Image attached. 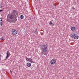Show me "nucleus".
Listing matches in <instances>:
<instances>
[{
    "label": "nucleus",
    "mask_w": 79,
    "mask_h": 79,
    "mask_svg": "<svg viewBox=\"0 0 79 79\" xmlns=\"http://www.w3.org/2000/svg\"><path fill=\"white\" fill-rule=\"evenodd\" d=\"M26 60L28 61H29L30 62H31V63H33V61L32 60L31 58H28L27 57L26 58Z\"/></svg>",
    "instance_id": "obj_5"
},
{
    "label": "nucleus",
    "mask_w": 79,
    "mask_h": 79,
    "mask_svg": "<svg viewBox=\"0 0 79 79\" xmlns=\"http://www.w3.org/2000/svg\"><path fill=\"white\" fill-rule=\"evenodd\" d=\"M12 34L13 35H16V34H17V31H16V30H12Z\"/></svg>",
    "instance_id": "obj_4"
},
{
    "label": "nucleus",
    "mask_w": 79,
    "mask_h": 79,
    "mask_svg": "<svg viewBox=\"0 0 79 79\" xmlns=\"http://www.w3.org/2000/svg\"><path fill=\"white\" fill-rule=\"evenodd\" d=\"M17 16L15 17V15L11 14H9L8 15L7 17V21L9 22L10 23H16L17 21Z\"/></svg>",
    "instance_id": "obj_1"
},
{
    "label": "nucleus",
    "mask_w": 79,
    "mask_h": 79,
    "mask_svg": "<svg viewBox=\"0 0 79 79\" xmlns=\"http://www.w3.org/2000/svg\"><path fill=\"white\" fill-rule=\"evenodd\" d=\"M15 13L17 15H18V13L16 10H14L13 11V13L14 14L13 15H14V16L16 17V14H15Z\"/></svg>",
    "instance_id": "obj_6"
},
{
    "label": "nucleus",
    "mask_w": 79,
    "mask_h": 79,
    "mask_svg": "<svg viewBox=\"0 0 79 79\" xmlns=\"http://www.w3.org/2000/svg\"><path fill=\"white\" fill-rule=\"evenodd\" d=\"M2 56V55L1 54H0V57H1Z\"/></svg>",
    "instance_id": "obj_22"
},
{
    "label": "nucleus",
    "mask_w": 79,
    "mask_h": 79,
    "mask_svg": "<svg viewBox=\"0 0 79 79\" xmlns=\"http://www.w3.org/2000/svg\"><path fill=\"white\" fill-rule=\"evenodd\" d=\"M75 9V8H74L73 7H72V9L73 10H74Z\"/></svg>",
    "instance_id": "obj_20"
},
{
    "label": "nucleus",
    "mask_w": 79,
    "mask_h": 79,
    "mask_svg": "<svg viewBox=\"0 0 79 79\" xmlns=\"http://www.w3.org/2000/svg\"><path fill=\"white\" fill-rule=\"evenodd\" d=\"M3 9L0 10V12H2V11H3Z\"/></svg>",
    "instance_id": "obj_18"
},
{
    "label": "nucleus",
    "mask_w": 79,
    "mask_h": 79,
    "mask_svg": "<svg viewBox=\"0 0 79 79\" xmlns=\"http://www.w3.org/2000/svg\"><path fill=\"white\" fill-rule=\"evenodd\" d=\"M27 65L28 67H30L31 66V64L29 63H27Z\"/></svg>",
    "instance_id": "obj_10"
},
{
    "label": "nucleus",
    "mask_w": 79,
    "mask_h": 79,
    "mask_svg": "<svg viewBox=\"0 0 79 79\" xmlns=\"http://www.w3.org/2000/svg\"><path fill=\"white\" fill-rule=\"evenodd\" d=\"M75 35L74 34L72 33L70 35L72 38H74L75 36Z\"/></svg>",
    "instance_id": "obj_9"
},
{
    "label": "nucleus",
    "mask_w": 79,
    "mask_h": 79,
    "mask_svg": "<svg viewBox=\"0 0 79 79\" xmlns=\"http://www.w3.org/2000/svg\"><path fill=\"white\" fill-rule=\"evenodd\" d=\"M10 72L11 74L12 73V71L11 70H10Z\"/></svg>",
    "instance_id": "obj_19"
},
{
    "label": "nucleus",
    "mask_w": 79,
    "mask_h": 79,
    "mask_svg": "<svg viewBox=\"0 0 79 79\" xmlns=\"http://www.w3.org/2000/svg\"><path fill=\"white\" fill-rule=\"evenodd\" d=\"M4 71H5V69L4 70Z\"/></svg>",
    "instance_id": "obj_23"
},
{
    "label": "nucleus",
    "mask_w": 79,
    "mask_h": 79,
    "mask_svg": "<svg viewBox=\"0 0 79 79\" xmlns=\"http://www.w3.org/2000/svg\"><path fill=\"white\" fill-rule=\"evenodd\" d=\"M33 32L35 33V34H37V29H36L33 30Z\"/></svg>",
    "instance_id": "obj_11"
},
{
    "label": "nucleus",
    "mask_w": 79,
    "mask_h": 79,
    "mask_svg": "<svg viewBox=\"0 0 79 79\" xmlns=\"http://www.w3.org/2000/svg\"><path fill=\"white\" fill-rule=\"evenodd\" d=\"M72 31H76V28L74 27H72L71 28Z\"/></svg>",
    "instance_id": "obj_8"
},
{
    "label": "nucleus",
    "mask_w": 79,
    "mask_h": 79,
    "mask_svg": "<svg viewBox=\"0 0 79 79\" xmlns=\"http://www.w3.org/2000/svg\"><path fill=\"white\" fill-rule=\"evenodd\" d=\"M2 6H3L2 5L0 4V8H1L2 7Z\"/></svg>",
    "instance_id": "obj_16"
},
{
    "label": "nucleus",
    "mask_w": 79,
    "mask_h": 79,
    "mask_svg": "<svg viewBox=\"0 0 79 79\" xmlns=\"http://www.w3.org/2000/svg\"><path fill=\"white\" fill-rule=\"evenodd\" d=\"M78 38H79V37L78 36H75L74 37V39H75L76 40H77V39Z\"/></svg>",
    "instance_id": "obj_12"
},
{
    "label": "nucleus",
    "mask_w": 79,
    "mask_h": 79,
    "mask_svg": "<svg viewBox=\"0 0 79 79\" xmlns=\"http://www.w3.org/2000/svg\"><path fill=\"white\" fill-rule=\"evenodd\" d=\"M0 21L1 22H3V21H2V19H1L0 20Z\"/></svg>",
    "instance_id": "obj_21"
},
{
    "label": "nucleus",
    "mask_w": 79,
    "mask_h": 79,
    "mask_svg": "<svg viewBox=\"0 0 79 79\" xmlns=\"http://www.w3.org/2000/svg\"><path fill=\"white\" fill-rule=\"evenodd\" d=\"M47 47L45 45H43L41 47V49L42 50L41 55H47L48 54V52L47 51Z\"/></svg>",
    "instance_id": "obj_2"
},
{
    "label": "nucleus",
    "mask_w": 79,
    "mask_h": 79,
    "mask_svg": "<svg viewBox=\"0 0 79 79\" xmlns=\"http://www.w3.org/2000/svg\"><path fill=\"white\" fill-rule=\"evenodd\" d=\"M50 63L52 64H55L56 63V60L55 59H53L51 61Z\"/></svg>",
    "instance_id": "obj_3"
},
{
    "label": "nucleus",
    "mask_w": 79,
    "mask_h": 79,
    "mask_svg": "<svg viewBox=\"0 0 79 79\" xmlns=\"http://www.w3.org/2000/svg\"><path fill=\"white\" fill-rule=\"evenodd\" d=\"M0 19H2V18H0Z\"/></svg>",
    "instance_id": "obj_24"
},
{
    "label": "nucleus",
    "mask_w": 79,
    "mask_h": 79,
    "mask_svg": "<svg viewBox=\"0 0 79 79\" xmlns=\"http://www.w3.org/2000/svg\"><path fill=\"white\" fill-rule=\"evenodd\" d=\"M53 24V23H52V21H50L49 23V24L50 25H51Z\"/></svg>",
    "instance_id": "obj_15"
},
{
    "label": "nucleus",
    "mask_w": 79,
    "mask_h": 79,
    "mask_svg": "<svg viewBox=\"0 0 79 79\" xmlns=\"http://www.w3.org/2000/svg\"><path fill=\"white\" fill-rule=\"evenodd\" d=\"M0 40H3V37L1 38L0 39Z\"/></svg>",
    "instance_id": "obj_17"
},
{
    "label": "nucleus",
    "mask_w": 79,
    "mask_h": 79,
    "mask_svg": "<svg viewBox=\"0 0 79 79\" xmlns=\"http://www.w3.org/2000/svg\"><path fill=\"white\" fill-rule=\"evenodd\" d=\"M9 55H10V52H9V51H7V56L6 58V59H7L8 58V57L10 56H9Z\"/></svg>",
    "instance_id": "obj_7"
},
{
    "label": "nucleus",
    "mask_w": 79,
    "mask_h": 79,
    "mask_svg": "<svg viewBox=\"0 0 79 79\" xmlns=\"http://www.w3.org/2000/svg\"><path fill=\"white\" fill-rule=\"evenodd\" d=\"M20 18H21V19H23V18H24V16H23V15H21L20 16Z\"/></svg>",
    "instance_id": "obj_13"
},
{
    "label": "nucleus",
    "mask_w": 79,
    "mask_h": 79,
    "mask_svg": "<svg viewBox=\"0 0 79 79\" xmlns=\"http://www.w3.org/2000/svg\"><path fill=\"white\" fill-rule=\"evenodd\" d=\"M0 24L1 26H3V22H0Z\"/></svg>",
    "instance_id": "obj_14"
},
{
    "label": "nucleus",
    "mask_w": 79,
    "mask_h": 79,
    "mask_svg": "<svg viewBox=\"0 0 79 79\" xmlns=\"http://www.w3.org/2000/svg\"><path fill=\"white\" fill-rule=\"evenodd\" d=\"M27 0V1H28L29 0Z\"/></svg>",
    "instance_id": "obj_25"
}]
</instances>
